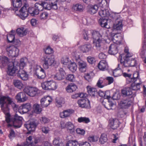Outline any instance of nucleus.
<instances>
[{
    "label": "nucleus",
    "mask_w": 146,
    "mask_h": 146,
    "mask_svg": "<svg viewBox=\"0 0 146 146\" xmlns=\"http://www.w3.org/2000/svg\"><path fill=\"white\" fill-rule=\"evenodd\" d=\"M13 102V99L8 96H0V104L1 110L5 115V121L7 123L11 122L13 124H9L8 126L13 125L15 128L20 127L22 124V117L16 114L11 116L9 113V105Z\"/></svg>",
    "instance_id": "obj_1"
},
{
    "label": "nucleus",
    "mask_w": 146,
    "mask_h": 146,
    "mask_svg": "<svg viewBox=\"0 0 146 146\" xmlns=\"http://www.w3.org/2000/svg\"><path fill=\"white\" fill-rule=\"evenodd\" d=\"M28 5L25 3L23 6L21 8L19 11L20 14L19 17L23 20H24L28 16V13H29L32 16H35L38 14L39 11L41 10L40 7L36 8L33 7L28 8Z\"/></svg>",
    "instance_id": "obj_2"
},
{
    "label": "nucleus",
    "mask_w": 146,
    "mask_h": 146,
    "mask_svg": "<svg viewBox=\"0 0 146 146\" xmlns=\"http://www.w3.org/2000/svg\"><path fill=\"white\" fill-rule=\"evenodd\" d=\"M92 34V37L94 40L93 41V44L97 50H100L101 44L102 40V35L98 31L96 30L93 31Z\"/></svg>",
    "instance_id": "obj_3"
},
{
    "label": "nucleus",
    "mask_w": 146,
    "mask_h": 146,
    "mask_svg": "<svg viewBox=\"0 0 146 146\" xmlns=\"http://www.w3.org/2000/svg\"><path fill=\"white\" fill-rule=\"evenodd\" d=\"M43 68L48 69L50 66L53 65L55 62V59L53 56L45 54L41 58Z\"/></svg>",
    "instance_id": "obj_4"
},
{
    "label": "nucleus",
    "mask_w": 146,
    "mask_h": 146,
    "mask_svg": "<svg viewBox=\"0 0 146 146\" xmlns=\"http://www.w3.org/2000/svg\"><path fill=\"white\" fill-rule=\"evenodd\" d=\"M74 53L75 59L78 62L79 70L82 72H85L87 67L86 63L80 60L79 53L78 52L75 51L74 52Z\"/></svg>",
    "instance_id": "obj_5"
},
{
    "label": "nucleus",
    "mask_w": 146,
    "mask_h": 146,
    "mask_svg": "<svg viewBox=\"0 0 146 146\" xmlns=\"http://www.w3.org/2000/svg\"><path fill=\"white\" fill-rule=\"evenodd\" d=\"M41 87L44 90H54L57 88L56 83L53 81H45L41 84Z\"/></svg>",
    "instance_id": "obj_6"
},
{
    "label": "nucleus",
    "mask_w": 146,
    "mask_h": 146,
    "mask_svg": "<svg viewBox=\"0 0 146 146\" xmlns=\"http://www.w3.org/2000/svg\"><path fill=\"white\" fill-rule=\"evenodd\" d=\"M34 75L39 79H44L46 77V73L44 70L39 66L37 65L34 68Z\"/></svg>",
    "instance_id": "obj_7"
},
{
    "label": "nucleus",
    "mask_w": 146,
    "mask_h": 146,
    "mask_svg": "<svg viewBox=\"0 0 146 146\" xmlns=\"http://www.w3.org/2000/svg\"><path fill=\"white\" fill-rule=\"evenodd\" d=\"M122 57V56H121ZM122 66L125 67L136 66L137 64V61L135 58H132L127 60H123L121 57L120 60Z\"/></svg>",
    "instance_id": "obj_8"
},
{
    "label": "nucleus",
    "mask_w": 146,
    "mask_h": 146,
    "mask_svg": "<svg viewBox=\"0 0 146 146\" xmlns=\"http://www.w3.org/2000/svg\"><path fill=\"white\" fill-rule=\"evenodd\" d=\"M6 50L9 56L15 57L18 56L19 50L13 45H9L7 46Z\"/></svg>",
    "instance_id": "obj_9"
},
{
    "label": "nucleus",
    "mask_w": 146,
    "mask_h": 146,
    "mask_svg": "<svg viewBox=\"0 0 146 146\" xmlns=\"http://www.w3.org/2000/svg\"><path fill=\"white\" fill-rule=\"evenodd\" d=\"M78 103L82 108L90 109L91 108L90 101L86 98H81L78 100Z\"/></svg>",
    "instance_id": "obj_10"
},
{
    "label": "nucleus",
    "mask_w": 146,
    "mask_h": 146,
    "mask_svg": "<svg viewBox=\"0 0 146 146\" xmlns=\"http://www.w3.org/2000/svg\"><path fill=\"white\" fill-rule=\"evenodd\" d=\"M38 90L37 88L31 87H27L24 89L25 93L30 96H35L38 93Z\"/></svg>",
    "instance_id": "obj_11"
},
{
    "label": "nucleus",
    "mask_w": 146,
    "mask_h": 146,
    "mask_svg": "<svg viewBox=\"0 0 146 146\" xmlns=\"http://www.w3.org/2000/svg\"><path fill=\"white\" fill-rule=\"evenodd\" d=\"M132 102L131 99L128 98H125L122 99L119 103V106L122 109H127L129 107Z\"/></svg>",
    "instance_id": "obj_12"
},
{
    "label": "nucleus",
    "mask_w": 146,
    "mask_h": 146,
    "mask_svg": "<svg viewBox=\"0 0 146 146\" xmlns=\"http://www.w3.org/2000/svg\"><path fill=\"white\" fill-rule=\"evenodd\" d=\"M18 66H15L13 63L9 64L8 66L7 74L10 76H13L17 72H18Z\"/></svg>",
    "instance_id": "obj_13"
},
{
    "label": "nucleus",
    "mask_w": 146,
    "mask_h": 146,
    "mask_svg": "<svg viewBox=\"0 0 146 146\" xmlns=\"http://www.w3.org/2000/svg\"><path fill=\"white\" fill-rule=\"evenodd\" d=\"M52 99L50 97H44L40 100V105L42 108L46 107L52 102Z\"/></svg>",
    "instance_id": "obj_14"
},
{
    "label": "nucleus",
    "mask_w": 146,
    "mask_h": 146,
    "mask_svg": "<svg viewBox=\"0 0 146 146\" xmlns=\"http://www.w3.org/2000/svg\"><path fill=\"white\" fill-rule=\"evenodd\" d=\"M37 126V124L34 121L27 122L24 124V126L30 132L35 131Z\"/></svg>",
    "instance_id": "obj_15"
},
{
    "label": "nucleus",
    "mask_w": 146,
    "mask_h": 146,
    "mask_svg": "<svg viewBox=\"0 0 146 146\" xmlns=\"http://www.w3.org/2000/svg\"><path fill=\"white\" fill-rule=\"evenodd\" d=\"M35 6L37 7H42V8L41 9L42 10L43 9H45L50 10L51 9H52V5L49 2L48 3L47 2H42L41 4L36 3L35 4Z\"/></svg>",
    "instance_id": "obj_16"
},
{
    "label": "nucleus",
    "mask_w": 146,
    "mask_h": 146,
    "mask_svg": "<svg viewBox=\"0 0 146 146\" xmlns=\"http://www.w3.org/2000/svg\"><path fill=\"white\" fill-rule=\"evenodd\" d=\"M31 106L30 104H23L20 106L19 110V112L23 113H26L31 110Z\"/></svg>",
    "instance_id": "obj_17"
},
{
    "label": "nucleus",
    "mask_w": 146,
    "mask_h": 146,
    "mask_svg": "<svg viewBox=\"0 0 146 146\" xmlns=\"http://www.w3.org/2000/svg\"><path fill=\"white\" fill-rule=\"evenodd\" d=\"M58 71L54 75V78L55 80H60L64 78L65 73L63 69L61 68H59Z\"/></svg>",
    "instance_id": "obj_18"
},
{
    "label": "nucleus",
    "mask_w": 146,
    "mask_h": 146,
    "mask_svg": "<svg viewBox=\"0 0 146 146\" xmlns=\"http://www.w3.org/2000/svg\"><path fill=\"white\" fill-rule=\"evenodd\" d=\"M120 123L117 119H111L109 120V125L113 129H117L119 126Z\"/></svg>",
    "instance_id": "obj_19"
},
{
    "label": "nucleus",
    "mask_w": 146,
    "mask_h": 146,
    "mask_svg": "<svg viewBox=\"0 0 146 146\" xmlns=\"http://www.w3.org/2000/svg\"><path fill=\"white\" fill-rule=\"evenodd\" d=\"M17 73V76L23 80H26L28 79V74L23 69L20 68Z\"/></svg>",
    "instance_id": "obj_20"
},
{
    "label": "nucleus",
    "mask_w": 146,
    "mask_h": 146,
    "mask_svg": "<svg viewBox=\"0 0 146 146\" xmlns=\"http://www.w3.org/2000/svg\"><path fill=\"white\" fill-rule=\"evenodd\" d=\"M118 52V45L116 44H111L109 47L108 53L111 55H114Z\"/></svg>",
    "instance_id": "obj_21"
},
{
    "label": "nucleus",
    "mask_w": 146,
    "mask_h": 146,
    "mask_svg": "<svg viewBox=\"0 0 146 146\" xmlns=\"http://www.w3.org/2000/svg\"><path fill=\"white\" fill-rule=\"evenodd\" d=\"M25 93V92H20L16 95L15 98L18 102H23L26 101L27 98L26 97Z\"/></svg>",
    "instance_id": "obj_22"
},
{
    "label": "nucleus",
    "mask_w": 146,
    "mask_h": 146,
    "mask_svg": "<svg viewBox=\"0 0 146 146\" xmlns=\"http://www.w3.org/2000/svg\"><path fill=\"white\" fill-rule=\"evenodd\" d=\"M98 67L100 70L105 71L108 69V66L106 61L102 60L100 61L98 63Z\"/></svg>",
    "instance_id": "obj_23"
},
{
    "label": "nucleus",
    "mask_w": 146,
    "mask_h": 146,
    "mask_svg": "<svg viewBox=\"0 0 146 146\" xmlns=\"http://www.w3.org/2000/svg\"><path fill=\"white\" fill-rule=\"evenodd\" d=\"M74 112V110L70 109L64 110L62 112L60 113V117L62 118H64L69 117Z\"/></svg>",
    "instance_id": "obj_24"
},
{
    "label": "nucleus",
    "mask_w": 146,
    "mask_h": 146,
    "mask_svg": "<svg viewBox=\"0 0 146 146\" xmlns=\"http://www.w3.org/2000/svg\"><path fill=\"white\" fill-rule=\"evenodd\" d=\"M86 88L88 93L90 96L94 97L98 94L96 88L90 86H88Z\"/></svg>",
    "instance_id": "obj_25"
},
{
    "label": "nucleus",
    "mask_w": 146,
    "mask_h": 146,
    "mask_svg": "<svg viewBox=\"0 0 146 146\" xmlns=\"http://www.w3.org/2000/svg\"><path fill=\"white\" fill-rule=\"evenodd\" d=\"M121 93L123 96H131L132 94L131 89L130 88H125L121 90Z\"/></svg>",
    "instance_id": "obj_26"
},
{
    "label": "nucleus",
    "mask_w": 146,
    "mask_h": 146,
    "mask_svg": "<svg viewBox=\"0 0 146 146\" xmlns=\"http://www.w3.org/2000/svg\"><path fill=\"white\" fill-rule=\"evenodd\" d=\"M65 89L67 92L71 93L75 91L77 89V87L74 83H71L68 84Z\"/></svg>",
    "instance_id": "obj_27"
},
{
    "label": "nucleus",
    "mask_w": 146,
    "mask_h": 146,
    "mask_svg": "<svg viewBox=\"0 0 146 146\" xmlns=\"http://www.w3.org/2000/svg\"><path fill=\"white\" fill-rule=\"evenodd\" d=\"M127 81L129 82H135L137 81H141L140 78H139V74L136 72L134 73L132 77L127 79Z\"/></svg>",
    "instance_id": "obj_28"
},
{
    "label": "nucleus",
    "mask_w": 146,
    "mask_h": 146,
    "mask_svg": "<svg viewBox=\"0 0 146 146\" xmlns=\"http://www.w3.org/2000/svg\"><path fill=\"white\" fill-rule=\"evenodd\" d=\"M132 82L133 83L131 85V88H130L131 90H137L140 89V85L142 83L141 81H138L135 82Z\"/></svg>",
    "instance_id": "obj_29"
},
{
    "label": "nucleus",
    "mask_w": 146,
    "mask_h": 146,
    "mask_svg": "<svg viewBox=\"0 0 146 146\" xmlns=\"http://www.w3.org/2000/svg\"><path fill=\"white\" fill-rule=\"evenodd\" d=\"M72 9L73 10L75 11L82 12L84 10V8L81 4L77 3L73 5Z\"/></svg>",
    "instance_id": "obj_30"
},
{
    "label": "nucleus",
    "mask_w": 146,
    "mask_h": 146,
    "mask_svg": "<svg viewBox=\"0 0 146 146\" xmlns=\"http://www.w3.org/2000/svg\"><path fill=\"white\" fill-rule=\"evenodd\" d=\"M98 9V7L97 5H91L88 6V11L90 14H94L96 13Z\"/></svg>",
    "instance_id": "obj_31"
},
{
    "label": "nucleus",
    "mask_w": 146,
    "mask_h": 146,
    "mask_svg": "<svg viewBox=\"0 0 146 146\" xmlns=\"http://www.w3.org/2000/svg\"><path fill=\"white\" fill-rule=\"evenodd\" d=\"M108 20L107 19H101L99 20V23L102 27L109 29L110 28V27L108 24Z\"/></svg>",
    "instance_id": "obj_32"
},
{
    "label": "nucleus",
    "mask_w": 146,
    "mask_h": 146,
    "mask_svg": "<svg viewBox=\"0 0 146 146\" xmlns=\"http://www.w3.org/2000/svg\"><path fill=\"white\" fill-rule=\"evenodd\" d=\"M17 33L19 36L22 37L26 35L27 32L26 29L23 27H21L17 29Z\"/></svg>",
    "instance_id": "obj_33"
},
{
    "label": "nucleus",
    "mask_w": 146,
    "mask_h": 146,
    "mask_svg": "<svg viewBox=\"0 0 146 146\" xmlns=\"http://www.w3.org/2000/svg\"><path fill=\"white\" fill-rule=\"evenodd\" d=\"M92 49V46L90 44H86L81 46L80 49L83 52H87L91 51Z\"/></svg>",
    "instance_id": "obj_34"
},
{
    "label": "nucleus",
    "mask_w": 146,
    "mask_h": 146,
    "mask_svg": "<svg viewBox=\"0 0 146 146\" xmlns=\"http://www.w3.org/2000/svg\"><path fill=\"white\" fill-rule=\"evenodd\" d=\"M68 68L72 72H75L77 69V66L76 63L74 62H70L68 64Z\"/></svg>",
    "instance_id": "obj_35"
},
{
    "label": "nucleus",
    "mask_w": 146,
    "mask_h": 146,
    "mask_svg": "<svg viewBox=\"0 0 146 146\" xmlns=\"http://www.w3.org/2000/svg\"><path fill=\"white\" fill-rule=\"evenodd\" d=\"M123 25L121 21H117V23L114 24L113 28L116 30H121L122 28Z\"/></svg>",
    "instance_id": "obj_36"
},
{
    "label": "nucleus",
    "mask_w": 146,
    "mask_h": 146,
    "mask_svg": "<svg viewBox=\"0 0 146 146\" xmlns=\"http://www.w3.org/2000/svg\"><path fill=\"white\" fill-rule=\"evenodd\" d=\"M106 81L105 79L102 78H100L97 83V86L99 88H102L107 84H105Z\"/></svg>",
    "instance_id": "obj_37"
},
{
    "label": "nucleus",
    "mask_w": 146,
    "mask_h": 146,
    "mask_svg": "<svg viewBox=\"0 0 146 146\" xmlns=\"http://www.w3.org/2000/svg\"><path fill=\"white\" fill-rule=\"evenodd\" d=\"M13 4L14 7H20L22 5V0H12Z\"/></svg>",
    "instance_id": "obj_38"
},
{
    "label": "nucleus",
    "mask_w": 146,
    "mask_h": 146,
    "mask_svg": "<svg viewBox=\"0 0 146 146\" xmlns=\"http://www.w3.org/2000/svg\"><path fill=\"white\" fill-rule=\"evenodd\" d=\"M99 15L102 17H108L110 13L108 11L105 9H101L99 12Z\"/></svg>",
    "instance_id": "obj_39"
},
{
    "label": "nucleus",
    "mask_w": 146,
    "mask_h": 146,
    "mask_svg": "<svg viewBox=\"0 0 146 146\" xmlns=\"http://www.w3.org/2000/svg\"><path fill=\"white\" fill-rule=\"evenodd\" d=\"M77 120L79 123L82 122L85 123H87L90 121L89 118L86 117H79L78 118Z\"/></svg>",
    "instance_id": "obj_40"
},
{
    "label": "nucleus",
    "mask_w": 146,
    "mask_h": 146,
    "mask_svg": "<svg viewBox=\"0 0 146 146\" xmlns=\"http://www.w3.org/2000/svg\"><path fill=\"white\" fill-rule=\"evenodd\" d=\"M13 84L15 86L19 89H21L23 88V85L19 80H14Z\"/></svg>",
    "instance_id": "obj_41"
},
{
    "label": "nucleus",
    "mask_w": 146,
    "mask_h": 146,
    "mask_svg": "<svg viewBox=\"0 0 146 146\" xmlns=\"http://www.w3.org/2000/svg\"><path fill=\"white\" fill-rule=\"evenodd\" d=\"M33 107L35 112L36 113H39L42 111V108L39 104H34Z\"/></svg>",
    "instance_id": "obj_42"
},
{
    "label": "nucleus",
    "mask_w": 146,
    "mask_h": 146,
    "mask_svg": "<svg viewBox=\"0 0 146 146\" xmlns=\"http://www.w3.org/2000/svg\"><path fill=\"white\" fill-rule=\"evenodd\" d=\"M56 105L58 107H60L62 106L64 100L62 98H56Z\"/></svg>",
    "instance_id": "obj_43"
},
{
    "label": "nucleus",
    "mask_w": 146,
    "mask_h": 146,
    "mask_svg": "<svg viewBox=\"0 0 146 146\" xmlns=\"http://www.w3.org/2000/svg\"><path fill=\"white\" fill-rule=\"evenodd\" d=\"M66 144L68 146H77L79 144L78 142L76 140H69Z\"/></svg>",
    "instance_id": "obj_44"
},
{
    "label": "nucleus",
    "mask_w": 146,
    "mask_h": 146,
    "mask_svg": "<svg viewBox=\"0 0 146 146\" xmlns=\"http://www.w3.org/2000/svg\"><path fill=\"white\" fill-rule=\"evenodd\" d=\"M107 140L108 139L107 135L105 134H102L100 139V143L102 144H103L107 142Z\"/></svg>",
    "instance_id": "obj_45"
},
{
    "label": "nucleus",
    "mask_w": 146,
    "mask_h": 146,
    "mask_svg": "<svg viewBox=\"0 0 146 146\" xmlns=\"http://www.w3.org/2000/svg\"><path fill=\"white\" fill-rule=\"evenodd\" d=\"M84 77L86 80L89 82L92 80L93 77V76L92 73H90L85 74Z\"/></svg>",
    "instance_id": "obj_46"
},
{
    "label": "nucleus",
    "mask_w": 146,
    "mask_h": 146,
    "mask_svg": "<svg viewBox=\"0 0 146 146\" xmlns=\"http://www.w3.org/2000/svg\"><path fill=\"white\" fill-rule=\"evenodd\" d=\"M48 14L46 12H44L40 14V18L42 20L46 19L48 16Z\"/></svg>",
    "instance_id": "obj_47"
},
{
    "label": "nucleus",
    "mask_w": 146,
    "mask_h": 146,
    "mask_svg": "<svg viewBox=\"0 0 146 146\" xmlns=\"http://www.w3.org/2000/svg\"><path fill=\"white\" fill-rule=\"evenodd\" d=\"M97 2L102 8H104L107 4V1L106 0H97Z\"/></svg>",
    "instance_id": "obj_48"
},
{
    "label": "nucleus",
    "mask_w": 146,
    "mask_h": 146,
    "mask_svg": "<svg viewBox=\"0 0 146 146\" xmlns=\"http://www.w3.org/2000/svg\"><path fill=\"white\" fill-rule=\"evenodd\" d=\"M111 39L113 41L118 42L119 41V39L121 38V36L120 35L118 36L117 34H112L111 35Z\"/></svg>",
    "instance_id": "obj_49"
},
{
    "label": "nucleus",
    "mask_w": 146,
    "mask_h": 146,
    "mask_svg": "<svg viewBox=\"0 0 146 146\" xmlns=\"http://www.w3.org/2000/svg\"><path fill=\"white\" fill-rule=\"evenodd\" d=\"M50 3L52 5V9L56 10L58 9L57 6V0H49Z\"/></svg>",
    "instance_id": "obj_50"
},
{
    "label": "nucleus",
    "mask_w": 146,
    "mask_h": 146,
    "mask_svg": "<svg viewBox=\"0 0 146 146\" xmlns=\"http://www.w3.org/2000/svg\"><path fill=\"white\" fill-rule=\"evenodd\" d=\"M7 40L9 42H12L14 41L15 37L14 34H9L7 36Z\"/></svg>",
    "instance_id": "obj_51"
},
{
    "label": "nucleus",
    "mask_w": 146,
    "mask_h": 146,
    "mask_svg": "<svg viewBox=\"0 0 146 146\" xmlns=\"http://www.w3.org/2000/svg\"><path fill=\"white\" fill-rule=\"evenodd\" d=\"M60 138L59 137L55 138L53 141V144L55 145H58L61 143Z\"/></svg>",
    "instance_id": "obj_52"
},
{
    "label": "nucleus",
    "mask_w": 146,
    "mask_h": 146,
    "mask_svg": "<svg viewBox=\"0 0 146 146\" xmlns=\"http://www.w3.org/2000/svg\"><path fill=\"white\" fill-rule=\"evenodd\" d=\"M69 58L67 57H63L61 60V63L63 64L67 65L69 62Z\"/></svg>",
    "instance_id": "obj_53"
},
{
    "label": "nucleus",
    "mask_w": 146,
    "mask_h": 146,
    "mask_svg": "<svg viewBox=\"0 0 146 146\" xmlns=\"http://www.w3.org/2000/svg\"><path fill=\"white\" fill-rule=\"evenodd\" d=\"M26 65V62L25 59L23 58H21L20 61L19 66L20 68L23 69Z\"/></svg>",
    "instance_id": "obj_54"
},
{
    "label": "nucleus",
    "mask_w": 146,
    "mask_h": 146,
    "mask_svg": "<svg viewBox=\"0 0 146 146\" xmlns=\"http://www.w3.org/2000/svg\"><path fill=\"white\" fill-rule=\"evenodd\" d=\"M66 127L68 129L70 130H74V125L73 124L70 122H68L66 123Z\"/></svg>",
    "instance_id": "obj_55"
},
{
    "label": "nucleus",
    "mask_w": 146,
    "mask_h": 146,
    "mask_svg": "<svg viewBox=\"0 0 146 146\" xmlns=\"http://www.w3.org/2000/svg\"><path fill=\"white\" fill-rule=\"evenodd\" d=\"M87 59L88 62L91 64H94L96 61V60L94 58L90 56L88 57Z\"/></svg>",
    "instance_id": "obj_56"
},
{
    "label": "nucleus",
    "mask_w": 146,
    "mask_h": 146,
    "mask_svg": "<svg viewBox=\"0 0 146 146\" xmlns=\"http://www.w3.org/2000/svg\"><path fill=\"white\" fill-rule=\"evenodd\" d=\"M88 139V141L90 142H95L98 141L97 138L93 135L90 136Z\"/></svg>",
    "instance_id": "obj_57"
},
{
    "label": "nucleus",
    "mask_w": 146,
    "mask_h": 146,
    "mask_svg": "<svg viewBox=\"0 0 146 146\" xmlns=\"http://www.w3.org/2000/svg\"><path fill=\"white\" fill-rule=\"evenodd\" d=\"M101 92L104 94V97L105 98L109 100L111 98L110 92L109 91H107L105 93L103 92Z\"/></svg>",
    "instance_id": "obj_58"
},
{
    "label": "nucleus",
    "mask_w": 146,
    "mask_h": 146,
    "mask_svg": "<svg viewBox=\"0 0 146 146\" xmlns=\"http://www.w3.org/2000/svg\"><path fill=\"white\" fill-rule=\"evenodd\" d=\"M76 131L78 134L81 135H84L85 133L84 129L80 128H77L76 130Z\"/></svg>",
    "instance_id": "obj_59"
},
{
    "label": "nucleus",
    "mask_w": 146,
    "mask_h": 146,
    "mask_svg": "<svg viewBox=\"0 0 146 146\" xmlns=\"http://www.w3.org/2000/svg\"><path fill=\"white\" fill-rule=\"evenodd\" d=\"M133 54L132 53H130L129 52L126 54L125 57L123 59V60H127L130 59L132 58V57Z\"/></svg>",
    "instance_id": "obj_60"
},
{
    "label": "nucleus",
    "mask_w": 146,
    "mask_h": 146,
    "mask_svg": "<svg viewBox=\"0 0 146 146\" xmlns=\"http://www.w3.org/2000/svg\"><path fill=\"white\" fill-rule=\"evenodd\" d=\"M66 79L70 82H73L74 79V76L73 74H69L67 75Z\"/></svg>",
    "instance_id": "obj_61"
},
{
    "label": "nucleus",
    "mask_w": 146,
    "mask_h": 146,
    "mask_svg": "<svg viewBox=\"0 0 146 146\" xmlns=\"http://www.w3.org/2000/svg\"><path fill=\"white\" fill-rule=\"evenodd\" d=\"M53 49L49 46L47 47L45 50V52L47 54H50L53 53Z\"/></svg>",
    "instance_id": "obj_62"
},
{
    "label": "nucleus",
    "mask_w": 146,
    "mask_h": 146,
    "mask_svg": "<svg viewBox=\"0 0 146 146\" xmlns=\"http://www.w3.org/2000/svg\"><path fill=\"white\" fill-rule=\"evenodd\" d=\"M120 98V94L119 93H115L112 97L113 99L115 100H118Z\"/></svg>",
    "instance_id": "obj_63"
},
{
    "label": "nucleus",
    "mask_w": 146,
    "mask_h": 146,
    "mask_svg": "<svg viewBox=\"0 0 146 146\" xmlns=\"http://www.w3.org/2000/svg\"><path fill=\"white\" fill-rule=\"evenodd\" d=\"M41 122L44 123H46L49 122V119L45 117H42L40 119Z\"/></svg>",
    "instance_id": "obj_64"
}]
</instances>
